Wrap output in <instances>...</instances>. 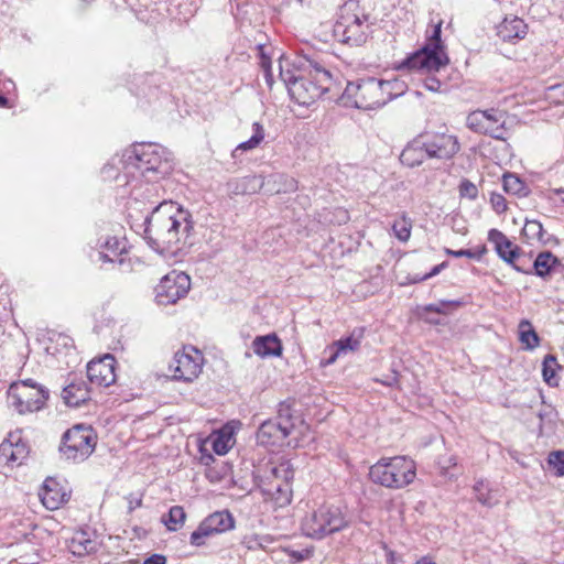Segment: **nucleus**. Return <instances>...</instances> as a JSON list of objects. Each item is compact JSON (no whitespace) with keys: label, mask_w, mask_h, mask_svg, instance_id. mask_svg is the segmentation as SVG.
Segmentation results:
<instances>
[{"label":"nucleus","mask_w":564,"mask_h":564,"mask_svg":"<svg viewBox=\"0 0 564 564\" xmlns=\"http://www.w3.org/2000/svg\"><path fill=\"white\" fill-rule=\"evenodd\" d=\"M122 172L112 175V164H106L102 174L113 177L120 185L129 187L134 203L145 202L151 212L138 225L143 230L148 245L156 252L175 253L186 243L194 229L188 210L172 200L159 203L155 185L173 170L171 153L158 143H135L122 153Z\"/></svg>","instance_id":"f257e3e1"},{"label":"nucleus","mask_w":564,"mask_h":564,"mask_svg":"<svg viewBox=\"0 0 564 564\" xmlns=\"http://www.w3.org/2000/svg\"><path fill=\"white\" fill-rule=\"evenodd\" d=\"M280 77L288 87L290 97L300 106H311L323 94L329 91L333 76L317 61L303 56L293 63V69L284 70L280 64Z\"/></svg>","instance_id":"f03ea898"},{"label":"nucleus","mask_w":564,"mask_h":564,"mask_svg":"<svg viewBox=\"0 0 564 564\" xmlns=\"http://www.w3.org/2000/svg\"><path fill=\"white\" fill-rule=\"evenodd\" d=\"M442 24L443 21L440 20L432 25V31L427 34L424 45L404 58L399 65V69L406 68L430 74L448 65L449 57L441 37Z\"/></svg>","instance_id":"7ed1b4c3"},{"label":"nucleus","mask_w":564,"mask_h":564,"mask_svg":"<svg viewBox=\"0 0 564 564\" xmlns=\"http://www.w3.org/2000/svg\"><path fill=\"white\" fill-rule=\"evenodd\" d=\"M416 476V465L405 456L380 458L369 469L372 482L389 489H402L412 484Z\"/></svg>","instance_id":"20e7f679"},{"label":"nucleus","mask_w":564,"mask_h":564,"mask_svg":"<svg viewBox=\"0 0 564 564\" xmlns=\"http://www.w3.org/2000/svg\"><path fill=\"white\" fill-rule=\"evenodd\" d=\"M369 33V14L365 13L358 1H346L340 8L334 34L345 44L360 46L366 43Z\"/></svg>","instance_id":"39448f33"},{"label":"nucleus","mask_w":564,"mask_h":564,"mask_svg":"<svg viewBox=\"0 0 564 564\" xmlns=\"http://www.w3.org/2000/svg\"><path fill=\"white\" fill-rule=\"evenodd\" d=\"M349 525V520L341 508L323 505L307 514L302 521V531L308 538L321 540L339 532Z\"/></svg>","instance_id":"423d86ee"},{"label":"nucleus","mask_w":564,"mask_h":564,"mask_svg":"<svg viewBox=\"0 0 564 564\" xmlns=\"http://www.w3.org/2000/svg\"><path fill=\"white\" fill-rule=\"evenodd\" d=\"M339 99L344 106L362 110L377 109L386 105L381 79L376 77L348 82Z\"/></svg>","instance_id":"0eeeda50"},{"label":"nucleus","mask_w":564,"mask_h":564,"mask_svg":"<svg viewBox=\"0 0 564 564\" xmlns=\"http://www.w3.org/2000/svg\"><path fill=\"white\" fill-rule=\"evenodd\" d=\"M97 434L94 429L85 424H76L68 429L61 438L59 453L70 463L86 460L95 451Z\"/></svg>","instance_id":"6e6552de"},{"label":"nucleus","mask_w":564,"mask_h":564,"mask_svg":"<svg viewBox=\"0 0 564 564\" xmlns=\"http://www.w3.org/2000/svg\"><path fill=\"white\" fill-rule=\"evenodd\" d=\"M297 423H303L300 416L293 414L290 404L281 402L275 419L262 422L257 431L260 445H280L292 433Z\"/></svg>","instance_id":"1a4fd4ad"},{"label":"nucleus","mask_w":564,"mask_h":564,"mask_svg":"<svg viewBox=\"0 0 564 564\" xmlns=\"http://www.w3.org/2000/svg\"><path fill=\"white\" fill-rule=\"evenodd\" d=\"M50 391L33 379L14 382L8 391L10 405L20 414L32 413L44 408Z\"/></svg>","instance_id":"9d476101"},{"label":"nucleus","mask_w":564,"mask_h":564,"mask_svg":"<svg viewBox=\"0 0 564 564\" xmlns=\"http://www.w3.org/2000/svg\"><path fill=\"white\" fill-rule=\"evenodd\" d=\"M191 289V279L184 272L171 271L155 286V300L159 305L175 304L186 296Z\"/></svg>","instance_id":"9b49d317"},{"label":"nucleus","mask_w":564,"mask_h":564,"mask_svg":"<svg viewBox=\"0 0 564 564\" xmlns=\"http://www.w3.org/2000/svg\"><path fill=\"white\" fill-rule=\"evenodd\" d=\"M202 354L194 347H184L183 351L175 352L170 370L173 379L191 382L202 372Z\"/></svg>","instance_id":"f8f14e48"},{"label":"nucleus","mask_w":564,"mask_h":564,"mask_svg":"<svg viewBox=\"0 0 564 564\" xmlns=\"http://www.w3.org/2000/svg\"><path fill=\"white\" fill-rule=\"evenodd\" d=\"M488 240L494 245L499 258L510 264L516 271L520 273L531 272L530 268H524L517 263V259H520L521 248L513 243L503 232L495 228L490 229Z\"/></svg>","instance_id":"ddd939ff"},{"label":"nucleus","mask_w":564,"mask_h":564,"mask_svg":"<svg viewBox=\"0 0 564 564\" xmlns=\"http://www.w3.org/2000/svg\"><path fill=\"white\" fill-rule=\"evenodd\" d=\"M98 249L93 256L94 261L101 263H117L120 267L127 264L130 269V263H127L126 242L117 237H106L98 241Z\"/></svg>","instance_id":"4468645a"},{"label":"nucleus","mask_w":564,"mask_h":564,"mask_svg":"<svg viewBox=\"0 0 564 564\" xmlns=\"http://www.w3.org/2000/svg\"><path fill=\"white\" fill-rule=\"evenodd\" d=\"M427 156L430 159L451 160L460 150L457 137L446 133H437L425 137Z\"/></svg>","instance_id":"2eb2a0df"},{"label":"nucleus","mask_w":564,"mask_h":564,"mask_svg":"<svg viewBox=\"0 0 564 564\" xmlns=\"http://www.w3.org/2000/svg\"><path fill=\"white\" fill-rule=\"evenodd\" d=\"M115 364L116 359L111 355H106L99 360L89 361L87 365V378L89 382L98 387H109L115 383Z\"/></svg>","instance_id":"dca6fc26"},{"label":"nucleus","mask_w":564,"mask_h":564,"mask_svg":"<svg viewBox=\"0 0 564 564\" xmlns=\"http://www.w3.org/2000/svg\"><path fill=\"white\" fill-rule=\"evenodd\" d=\"M257 485L260 488L262 495L267 499H271L278 507H285L291 503L292 500V488L291 482L288 481H264V479L256 478Z\"/></svg>","instance_id":"f3484780"},{"label":"nucleus","mask_w":564,"mask_h":564,"mask_svg":"<svg viewBox=\"0 0 564 564\" xmlns=\"http://www.w3.org/2000/svg\"><path fill=\"white\" fill-rule=\"evenodd\" d=\"M425 135H419L410 141L403 151L400 154V161L403 165L409 167H415L421 165L427 156V151H425Z\"/></svg>","instance_id":"a211bd4d"},{"label":"nucleus","mask_w":564,"mask_h":564,"mask_svg":"<svg viewBox=\"0 0 564 564\" xmlns=\"http://www.w3.org/2000/svg\"><path fill=\"white\" fill-rule=\"evenodd\" d=\"M560 268H564L557 257L551 251L540 252L532 263L531 272L528 274H535L539 278L547 279Z\"/></svg>","instance_id":"6ab92c4d"},{"label":"nucleus","mask_w":564,"mask_h":564,"mask_svg":"<svg viewBox=\"0 0 564 564\" xmlns=\"http://www.w3.org/2000/svg\"><path fill=\"white\" fill-rule=\"evenodd\" d=\"M62 398L66 405L79 408L90 399V390L83 379L74 380L63 389Z\"/></svg>","instance_id":"aec40b11"},{"label":"nucleus","mask_w":564,"mask_h":564,"mask_svg":"<svg viewBox=\"0 0 564 564\" xmlns=\"http://www.w3.org/2000/svg\"><path fill=\"white\" fill-rule=\"evenodd\" d=\"M527 24L518 17L506 18L497 26V35L503 42H511L516 39H523L527 34Z\"/></svg>","instance_id":"412c9836"},{"label":"nucleus","mask_w":564,"mask_h":564,"mask_svg":"<svg viewBox=\"0 0 564 564\" xmlns=\"http://www.w3.org/2000/svg\"><path fill=\"white\" fill-rule=\"evenodd\" d=\"M253 352L262 358L279 357L282 354V344L275 334L257 336L252 341Z\"/></svg>","instance_id":"4be33fe9"},{"label":"nucleus","mask_w":564,"mask_h":564,"mask_svg":"<svg viewBox=\"0 0 564 564\" xmlns=\"http://www.w3.org/2000/svg\"><path fill=\"white\" fill-rule=\"evenodd\" d=\"M487 116L486 127H488V131L485 134L497 140H506L505 113L496 109H489L487 110Z\"/></svg>","instance_id":"5701e85b"},{"label":"nucleus","mask_w":564,"mask_h":564,"mask_svg":"<svg viewBox=\"0 0 564 564\" xmlns=\"http://www.w3.org/2000/svg\"><path fill=\"white\" fill-rule=\"evenodd\" d=\"M70 547L73 553L77 555L94 553L97 551V542L90 538L87 531L79 530L74 533Z\"/></svg>","instance_id":"b1692460"},{"label":"nucleus","mask_w":564,"mask_h":564,"mask_svg":"<svg viewBox=\"0 0 564 564\" xmlns=\"http://www.w3.org/2000/svg\"><path fill=\"white\" fill-rule=\"evenodd\" d=\"M50 482H52L53 486H56L54 481L46 480L43 485L42 491L40 492V498L46 509L56 510L66 501L65 494H61L58 489L52 488Z\"/></svg>","instance_id":"393cba45"},{"label":"nucleus","mask_w":564,"mask_h":564,"mask_svg":"<svg viewBox=\"0 0 564 564\" xmlns=\"http://www.w3.org/2000/svg\"><path fill=\"white\" fill-rule=\"evenodd\" d=\"M205 520L216 534L231 530L235 525L234 517L227 510L214 512Z\"/></svg>","instance_id":"a878e982"},{"label":"nucleus","mask_w":564,"mask_h":564,"mask_svg":"<svg viewBox=\"0 0 564 564\" xmlns=\"http://www.w3.org/2000/svg\"><path fill=\"white\" fill-rule=\"evenodd\" d=\"M519 340L527 350H533L540 345V337L528 319L519 323Z\"/></svg>","instance_id":"bb28decb"},{"label":"nucleus","mask_w":564,"mask_h":564,"mask_svg":"<svg viewBox=\"0 0 564 564\" xmlns=\"http://www.w3.org/2000/svg\"><path fill=\"white\" fill-rule=\"evenodd\" d=\"M522 235L527 239L528 242L536 240L546 245L551 241V236L545 238V231L543 229L542 224L539 220H529L525 219V224L522 228Z\"/></svg>","instance_id":"cd10ccee"},{"label":"nucleus","mask_w":564,"mask_h":564,"mask_svg":"<svg viewBox=\"0 0 564 564\" xmlns=\"http://www.w3.org/2000/svg\"><path fill=\"white\" fill-rule=\"evenodd\" d=\"M253 134L247 141L239 143L236 149L231 152V156L237 159L239 153L242 151H249L256 149L264 139L263 127L259 122L252 124Z\"/></svg>","instance_id":"c85d7f7f"},{"label":"nucleus","mask_w":564,"mask_h":564,"mask_svg":"<svg viewBox=\"0 0 564 564\" xmlns=\"http://www.w3.org/2000/svg\"><path fill=\"white\" fill-rule=\"evenodd\" d=\"M362 334V329H355L349 336L341 337L340 339L334 341V345L338 348V351H340L343 356H346L347 354L359 349Z\"/></svg>","instance_id":"c756f323"},{"label":"nucleus","mask_w":564,"mask_h":564,"mask_svg":"<svg viewBox=\"0 0 564 564\" xmlns=\"http://www.w3.org/2000/svg\"><path fill=\"white\" fill-rule=\"evenodd\" d=\"M381 87L384 97V102L402 96L406 90V84L399 78L381 79Z\"/></svg>","instance_id":"7c9ffc66"},{"label":"nucleus","mask_w":564,"mask_h":564,"mask_svg":"<svg viewBox=\"0 0 564 564\" xmlns=\"http://www.w3.org/2000/svg\"><path fill=\"white\" fill-rule=\"evenodd\" d=\"M503 189L519 197H525L529 194V188L525 183L516 174L507 173L502 177Z\"/></svg>","instance_id":"2f4dec72"},{"label":"nucleus","mask_w":564,"mask_h":564,"mask_svg":"<svg viewBox=\"0 0 564 564\" xmlns=\"http://www.w3.org/2000/svg\"><path fill=\"white\" fill-rule=\"evenodd\" d=\"M294 478V469L290 460H283L270 470V476L265 481H288L291 482Z\"/></svg>","instance_id":"473e14b6"},{"label":"nucleus","mask_w":564,"mask_h":564,"mask_svg":"<svg viewBox=\"0 0 564 564\" xmlns=\"http://www.w3.org/2000/svg\"><path fill=\"white\" fill-rule=\"evenodd\" d=\"M474 491L476 494V499L486 507H494L498 503V499L492 492V490L488 487V484L485 480H478L474 485Z\"/></svg>","instance_id":"72a5a7b5"},{"label":"nucleus","mask_w":564,"mask_h":564,"mask_svg":"<svg viewBox=\"0 0 564 564\" xmlns=\"http://www.w3.org/2000/svg\"><path fill=\"white\" fill-rule=\"evenodd\" d=\"M487 120V110H475L467 116L466 126L476 133L485 134L488 131Z\"/></svg>","instance_id":"f704fd0d"},{"label":"nucleus","mask_w":564,"mask_h":564,"mask_svg":"<svg viewBox=\"0 0 564 564\" xmlns=\"http://www.w3.org/2000/svg\"><path fill=\"white\" fill-rule=\"evenodd\" d=\"M558 367L556 357L553 355H546L544 357L543 364H542V375L544 381L550 387H556L558 384V380L556 378V368Z\"/></svg>","instance_id":"c9c22d12"},{"label":"nucleus","mask_w":564,"mask_h":564,"mask_svg":"<svg viewBox=\"0 0 564 564\" xmlns=\"http://www.w3.org/2000/svg\"><path fill=\"white\" fill-rule=\"evenodd\" d=\"M13 438V456L11 458V466L21 465L29 456L30 448L26 442L22 441L19 434H11Z\"/></svg>","instance_id":"e433bc0d"},{"label":"nucleus","mask_w":564,"mask_h":564,"mask_svg":"<svg viewBox=\"0 0 564 564\" xmlns=\"http://www.w3.org/2000/svg\"><path fill=\"white\" fill-rule=\"evenodd\" d=\"M186 514L181 506H173L169 510L167 519L163 518V522L165 523L167 530L176 531L180 525H182L185 521Z\"/></svg>","instance_id":"4c0bfd02"},{"label":"nucleus","mask_w":564,"mask_h":564,"mask_svg":"<svg viewBox=\"0 0 564 564\" xmlns=\"http://www.w3.org/2000/svg\"><path fill=\"white\" fill-rule=\"evenodd\" d=\"M214 534H216V533L210 529V527L204 519L199 523L198 528L192 532L189 542L194 546H202L205 544V538H209Z\"/></svg>","instance_id":"58836bf2"},{"label":"nucleus","mask_w":564,"mask_h":564,"mask_svg":"<svg viewBox=\"0 0 564 564\" xmlns=\"http://www.w3.org/2000/svg\"><path fill=\"white\" fill-rule=\"evenodd\" d=\"M264 180L260 175H249L243 177L239 183L240 193L252 194L262 188Z\"/></svg>","instance_id":"ea45409f"},{"label":"nucleus","mask_w":564,"mask_h":564,"mask_svg":"<svg viewBox=\"0 0 564 564\" xmlns=\"http://www.w3.org/2000/svg\"><path fill=\"white\" fill-rule=\"evenodd\" d=\"M546 460L549 467L553 469L555 476H564V451L557 449L550 452Z\"/></svg>","instance_id":"a19ab883"},{"label":"nucleus","mask_w":564,"mask_h":564,"mask_svg":"<svg viewBox=\"0 0 564 564\" xmlns=\"http://www.w3.org/2000/svg\"><path fill=\"white\" fill-rule=\"evenodd\" d=\"M411 221L405 217H402L400 220H395L392 225V230L395 237L403 242L409 240L411 236Z\"/></svg>","instance_id":"79ce46f5"},{"label":"nucleus","mask_w":564,"mask_h":564,"mask_svg":"<svg viewBox=\"0 0 564 564\" xmlns=\"http://www.w3.org/2000/svg\"><path fill=\"white\" fill-rule=\"evenodd\" d=\"M486 252H487L486 246H481L477 250H471V249L452 250L449 248H445V253L447 256L455 257V258L466 257V258L475 259V260H480Z\"/></svg>","instance_id":"37998d69"},{"label":"nucleus","mask_w":564,"mask_h":564,"mask_svg":"<svg viewBox=\"0 0 564 564\" xmlns=\"http://www.w3.org/2000/svg\"><path fill=\"white\" fill-rule=\"evenodd\" d=\"M13 456V438L11 435L0 444V464L11 465Z\"/></svg>","instance_id":"c03bdc74"},{"label":"nucleus","mask_w":564,"mask_h":564,"mask_svg":"<svg viewBox=\"0 0 564 564\" xmlns=\"http://www.w3.org/2000/svg\"><path fill=\"white\" fill-rule=\"evenodd\" d=\"M462 305L460 301H441L437 304H427L423 307L424 312H433L437 314H446L448 306L458 307Z\"/></svg>","instance_id":"a18cd8bd"},{"label":"nucleus","mask_w":564,"mask_h":564,"mask_svg":"<svg viewBox=\"0 0 564 564\" xmlns=\"http://www.w3.org/2000/svg\"><path fill=\"white\" fill-rule=\"evenodd\" d=\"M259 51H260V66L264 72L267 84L269 86H272L273 78H272V70H271V61L265 55L262 46H259Z\"/></svg>","instance_id":"49530a36"},{"label":"nucleus","mask_w":564,"mask_h":564,"mask_svg":"<svg viewBox=\"0 0 564 564\" xmlns=\"http://www.w3.org/2000/svg\"><path fill=\"white\" fill-rule=\"evenodd\" d=\"M459 193L462 196L468 198H476L478 195V189L474 183L468 180H464L459 186Z\"/></svg>","instance_id":"de8ad7c7"},{"label":"nucleus","mask_w":564,"mask_h":564,"mask_svg":"<svg viewBox=\"0 0 564 564\" xmlns=\"http://www.w3.org/2000/svg\"><path fill=\"white\" fill-rule=\"evenodd\" d=\"M490 203L494 210L498 214L505 213L507 209L506 198L501 194H492Z\"/></svg>","instance_id":"09e8293b"},{"label":"nucleus","mask_w":564,"mask_h":564,"mask_svg":"<svg viewBox=\"0 0 564 564\" xmlns=\"http://www.w3.org/2000/svg\"><path fill=\"white\" fill-rule=\"evenodd\" d=\"M423 85L427 90L433 93H440L443 86L442 82L433 75L426 76Z\"/></svg>","instance_id":"8fccbe9b"},{"label":"nucleus","mask_w":564,"mask_h":564,"mask_svg":"<svg viewBox=\"0 0 564 564\" xmlns=\"http://www.w3.org/2000/svg\"><path fill=\"white\" fill-rule=\"evenodd\" d=\"M288 554H289L290 558L294 560L295 562H302V561L311 557L312 551L307 550V549L290 550V551H288Z\"/></svg>","instance_id":"3c124183"},{"label":"nucleus","mask_w":564,"mask_h":564,"mask_svg":"<svg viewBox=\"0 0 564 564\" xmlns=\"http://www.w3.org/2000/svg\"><path fill=\"white\" fill-rule=\"evenodd\" d=\"M446 267H447V262H445V261H444V262H442V263H440V264H437V265L433 267V268H432V270H431L429 273H426V274H424V275H422V276L416 275V276L413 279V282L425 281V280H427V279H430V278H433V276L437 275V274H438L443 269H445Z\"/></svg>","instance_id":"603ef678"},{"label":"nucleus","mask_w":564,"mask_h":564,"mask_svg":"<svg viewBox=\"0 0 564 564\" xmlns=\"http://www.w3.org/2000/svg\"><path fill=\"white\" fill-rule=\"evenodd\" d=\"M329 356L325 359L324 365L329 366L333 365L339 357H341V352L338 351V348L334 345V343L326 350Z\"/></svg>","instance_id":"864d4df0"},{"label":"nucleus","mask_w":564,"mask_h":564,"mask_svg":"<svg viewBox=\"0 0 564 564\" xmlns=\"http://www.w3.org/2000/svg\"><path fill=\"white\" fill-rule=\"evenodd\" d=\"M127 500H128V511L131 513L134 509L139 508L142 506V497L139 496H134L133 494H130L128 497H127Z\"/></svg>","instance_id":"5fc2aeb1"},{"label":"nucleus","mask_w":564,"mask_h":564,"mask_svg":"<svg viewBox=\"0 0 564 564\" xmlns=\"http://www.w3.org/2000/svg\"><path fill=\"white\" fill-rule=\"evenodd\" d=\"M213 449L218 455H225L228 452L229 447L220 437H218L213 443Z\"/></svg>","instance_id":"6e6d98bb"},{"label":"nucleus","mask_w":564,"mask_h":564,"mask_svg":"<svg viewBox=\"0 0 564 564\" xmlns=\"http://www.w3.org/2000/svg\"><path fill=\"white\" fill-rule=\"evenodd\" d=\"M143 564H166V557L162 554H152L147 557Z\"/></svg>","instance_id":"4d7b16f0"},{"label":"nucleus","mask_w":564,"mask_h":564,"mask_svg":"<svg viewBox=\"0 0 564 564\" xmlns=\"http://www.w3.org/2000/svg\"><path fill=\"white\" fill-rule=\"evenodd\" d=\"M377 381L381 382L387 387H393L398 383V373L393 371L391 375L386 376L384 379H378Z\"/></svg>","instance_id":"13d9d810"},{"label":"nucleus","mask_w":564,"mask_h":564,"mask_svg":"<svg viewBox=\"0 0 564 564\" xmlns=\"http://www.w3.org/2000/svg\"><path fill=\"white\" fill-rule=\"evenodd\" d=\"M257 546L261 549H265L269 543L272 542V539L270 535H261L256 539Z\"/></svg>","instance_id":"bf43d9fd"},{"label":"nucleus","mask_w":564,"mask_h":564,"mask_svg":"<svg viewBox=\"0 0 564 564\" xmlns=\"http://www.w3.org/2000/svg\"><path fill=\"white\" fill-rule=\"evenodd\" d=\"M95 0H77V8L78 10H85Z\"/></svg>","instance_id":"052dcab7"},{"label":"nucleus","mask_w":564,"mask_h":564,"mask_svg":"<svg viewBox=\"0 0 564 564\" xmlns=\"http://www.w3.org/2000/svg\"><path fill=\"white\" fill-rule=\"evenodd\" d=\"M414 564H436L431 557L423 556L420 560H417Z\"/></svg>","instance_id":"680f3d73"},{"label":"nucleus","mask_w":564,"mask_h":564,"mask_svg":"<svg viewBox=\"0 0 564 564\" xmlns=\"http://www.w3.org/2000/svg\"><path fill=\"white\" fill-rule=\"evenodd\" d=\"M555 195L561 197L562 203H564V188H554L552 191Z\"/></svg>","instance_id":"e2e57ef3"},{"label":"nucleus","mask_w":564,"mask_h":564,"mask_svg":"<svg viewBox=\"0 0 564 564\" xmlns=\"http://www.w3.org/2000/svg\"><path fill=\"white\" fill-rule=\"evenodd\" d=\"M522 251H520V259H517V263H519L520 265L524 267V268H532V265L528 264V261H525L522 256H521Z\"/></svg>","instance_id":"0e129e2a"},{"label":"nucleus","mask_w":564,"mask_h":564,"mask_svg":"<svg viewBox=\"0 0 564 564\" xmlns=\"http://www.w3.org/2000/svg\"><path fill=\"white\" fill-rule=\"evenodd\" d=\"M9 104V100L6 96L3 95H0V108H4L7 107Z\"/></svg>","instance_id":"69168bd1"},{"label":"nucleus","mask_w":564,"mask_h":564,"mask_svg":"<svg viewBox=\"0 0 564 564\" xmlns=\"http://www.w3.org/2000/svg\"><path fill=\"white\" fill-rule=\"evenodd\" d=\"M539 417H540L541 421H543L544 420V414L542 412H540L539 413Z\"/></svg>","instance_id":"338daca9"},{"label":"nucleus","mask_w":564,"mask_h":564,"mask_svg":"<svg viewBox=\"0 0 564 564\" xmlns=\"http://www.w3.org/2000/svg\"><path fill=\"white\" fill-rule=\"evenodd\" d=\"M429 322L432 323V324H438V322L434 321V319H429Z\"/></svg>","instance_id":"774afa93"}]
</instances>
